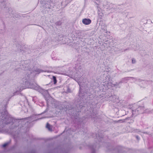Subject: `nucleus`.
<instances>
[{
    "instance_id": "1",
    "label": "nucleus",
    "mask_w": 153,
    "mask_h": 153,
    "mask_svg": "<svg viewBox=\"0 0 153 153\" xmlns=\"http://www.w3.org/2000/svg\"><path fill=\"white\" fill-rule=\"evenodd\" d=\"M106 79L104 81L105 83V85L107 86V87L110 86L111 87H113L115 86H116L117 85V83L116 82L115 84H112L110 76H107L105 77Z\"/></svg>"
},
{
    "instance_id": "7",
    "label": "nucleus",
    "mask_w": 153,
    "mask_h": 153,
    "mask_svg": "<svg viewBox=\"0 0 153 153\" xmlns=\"http://www.w3.org/2000/svg\"><path fill=\"white\" fill-rule=\"evenodd\" d=\"M46 127L49 130H50V131L51 130L52 126L48 123H47V124H46Z\"/></svg>"
},
{
    "instance_id": "8",
    "label": "nucleus",
    "mask_w": 153,
    "mask_h": 153,
    "mask_svg": "<svg viewBox=\"0 0 153 153\" xmlns=\"http://www.w3.org/2000/svg\"><path fill=\"white\" fill-rule=\"evenodd\" d=\"M53 79L54 82V84H55L57 82V80L55 76H53Z\"/></svg>"
},
{
    "instance_id": "2",
    "label": "nucleus",
    "mask_w": 153,
    "mask_h": 153,
    "mask_svg": "<svg viewBox=\"0 0 153 153\" xmlns=\"http://www.w3.org/2000/svg\"><path fill=\"white\" fill-rule=\"evenodd\" d=\"M5 124H7L13 121V119L11 117L8 115H7L6 117L5 118Z\"/></svg>"
},
{
    "instance_id": "6",
    "label": "nucleus",
    "mask_w": 153,
    "mask_h": 153,
    "mask_svg": "<svg viewBox=\"0 0 153 153\" xmlns=\"http://www.w3.org/2000/svg\"><path fill=\"white\" fill-rule=\"evenodd\" d=\"M142 112H143L142 111H139V112H137V109L135 110H132V114L134 115H135V116L139 114L142 113Z\"/></svg>"
},
{
    "instance_id": "4",
    "label": "nucleus",
    "mask_w": 153,
    "mask_h": 153,
    "mask_svg": "<svg viewBox=\"0 0 153 153\" xmlns=\"http://www.w3.org/2000/svg\"><path fill=\"white\" fill-rule=\"evenodd\" d=\"M145 108L143 107L140 106L137 108V112H139L140 111H142V113L148 112L147 111L144 110Z\"/></svg>"
},
{
    "instance_id": "10",
    "label": "nucleus",
    "mask_w": 153,
    "mask_h": 153,
    "mask_svg": "<svg viewBox=\"0 0 153 153\" xmlns=\"http://www.w3.org/2000/svg\"><path fill=\"white\" fill-rule=\"evenodd\" d=\"M9 144L8 143H4L2 145V146L4 147H5L6 146H7Z\"/></svg>"
},
{
    "instance_id": "13",
    "label": "nucleus",
    "mask_w": 153,
    "mask_h": 153,
    "mask_svg": "<svg viewBox=\"0 0 153 153\" xmlns=\"http://www.w3.org/2000/svg\"><path fill=\"white\" fill-rule=\"evenodd\" d=\"M29 72H30V73H32V72H30V70L28 71V73H29Z\"/></svg>"
},
{
    "instance_id": "11",
    "label": "nucleus",
    "mask_w": 153,
    "mask_h": 153,
    "mask_svg": "<svg viewBox=\"0 0 153 153\" xmlns=\"http://www.w3.org/2000/svg\"><path fill=\"white\" fill-rule=\"evenodd\" d=\"M75 80H76L77 82L78 83V84L79 85V86H80V82L79 81V80H76V79H75Z\"/></svg>"
},
{
    "instance_id": "5",
    "label": "nucleus",
    "mask_w": 153,
    "mask_h": 153,
    "mask_svg": "<svg viewBox=\"0 0 153 153\" xmlns=\"http://www.w3.org/2000/svg\"><path fill=\"white\" fill-rule=\"evenodd\" d=\"M43 72V71L40 70L39 69L35 68L34 69V70L33 71V72L34 73L36 74H39L41 72Z\"/></svg>"
},
{
    "instance_id": "9",
    "label": "nucleus",
    "mask_w": 153,
    "mask_h": 153,
    "mask_svg": "<svg viewBox=\"0 0 153 153\" xmlns=\"http://www.w3.org/2000/svg\"><path fill=\"white\" fill-rule=\"evenodd\" d=\"M136 62V61L135 59L134 58H132V62L133 64L135 63Z\"/></svg>"
},
{
    "instance_id": "3",
    "label": "nucleus",
    "mask_w": 153,
    "mask_h": 153,
    "mask_svg": "<svg viewBox=\"0 0 153 153\" xmlns=\"http://www.w3.org/2000/svg\"><path fill=\"white\" fill-rule=\"evenodd\" d=\"M83 23L85 25H88L91 22V20L89 19H84L82 20Z\"/></svg>"
},
{
    "instance_id": "12",
    "label": "nucleus",
    "mask_w": 153,
    "mask_h": 153,
    "mask_svg": "<svg viewBox=\"0 0 153 153\" xmlns=\"http://www.w3.org/2000/svg\"><path fill=\"white\" fill-rule=\"evenodd\" d=\"M136 138H137V139H138V140H139V138H138V136H137L136 137Z\"/></svg>"
}]
</instances>
